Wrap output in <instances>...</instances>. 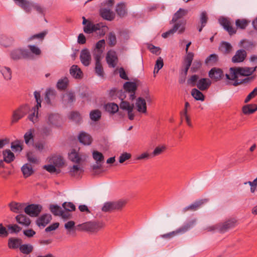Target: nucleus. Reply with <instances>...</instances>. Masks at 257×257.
<instances>
[{"mask_svg":"<svg viewBox=\"0 0 257 257\" xmlns=\"http://www.w3.org/2000/svg\"><path fill=\"white\" fill-rule=\"evenodd\" d=\"M191 95L194 98V99L197 100H204V95L200 90L196 88H193L192 89Z\"/></svg>","mask_w":257,"mask_h":257,"instance_id":"39","label":"nucleus"},{"mask_svg":"<svg viewBox=\"0 0 257 257\" xmlns=\"http://www.w3.org/2000/svg\"><path fill=\"white\" fill-rule=\"evenodd\" d=\"M56 92L53 90L49 89L46 91L45 100L48 104H51V99L55 98Z\"/></svg>","mask_w":257,"mask_h":257,"instance_id":"46","label":"nucleus"},{"mask_svg":"<svg viewBox=\"0 0 257 257\" xmlns=\"http://www.w3.org/2000/svg\"><path fill=\"white\" fill-rule=\"evenodd\" d=\"M10 210L16 213H21L25 211V204L12 201L8 205Z\"/></svg>","mask_w":257,"mask_h":257,"instance_id":"16","label":"nucleus"},{"mask_svg":"<svg viewBox=\"0 0 257 257\" xmlns=\"http://www.w3.org/2000/svg\"><path fill=\"white\" fill-rule=\"evenodd\" d=\"M51 215L49 214H45L39 217L36 220V224L39 227H45L51 221Z\"/></svg>","mask_w":257,"mask_h":257,"instance_id":"18","label":"nucleus"},{"mask_svg":"<svg viewBox=\"0 0 257 257\" xmlns=\"http://www.w3.org/2000/svg\"><path fill=\"white\" fill-rule=\"evenodd\" d=\"M93 158L96 161L97 164L102 162L104 161L103 154L97 151H94L92 153Z\"/></svg>","mask_w":257,"mask_h":257,"instance_id":"50","label":"nucleus"},{"mask_svg":"<svg viewBox=\"0 0 257 257\" xmlns=\"http://www.w3.org/2000/svg\"><path fill=\"white\" fill-rule=\"evenodd\" d=\"M32 112L30 113L28 116V118L29 120L33 122L34 123L37 122L38 121V111L35 110H32Z\"/></svg>","mask_w":257,"mask_h":257,"instance_id":"56","label":"nucleus"},{"mask_svg":"<svg viewBox=\"0 0 257 257\" xmlns=\"http://www.w3.org/2000/svg\"><path fill=\"white\" fill-rule=\"evenodd\" d=\"M108 44L109 46L113 47L116 44V38L114 32H110L107 36Z\"/></svg>","mask_w":257,"mask_h":257,"instance_id":"48","label":"nucleus"},{"mask_svg":"<svg viewBox=\"0 0 257 257\" xmlns=\"http://www.w3.org/2000/svg\"><path fill=\"white\" fill-rule=\"evenodd\" d=\"M16 4L27 13H31L33 2L27 0H14Z\"/></svg>","mask_w":257,"mask_h":257,"instance_id":"14","label":"nucleus"},{"mask_svg":"<svg viewBox=\"0 0 257 257\" xmlns=\"http://www.w3.org/2000/svg\"><path fill=\"white\" fill-rule=\"evenodd\" d=\"M22 239L18 238H10L8 240V246L10 248L15 249L21 245Z\"/></svg>","mask_w":257,"mask_h":257,"instance_id":"32","label":"nucleus"},{"mask_svg":"<svg viewBox=\"0 0 257 257\" xmlns=\"http://www.w3.org/2000/svg\"><path fill=\"white\" fill-rule=\"evenodd\" d=\"M3 75L6 80H10L12 78V71L9 67H5L2 70Z\"/></svg>","mask_w":257,"mask_h":257,"instance_id":"55","label":"nucleus"},{"mask_svg":"<svg viewBox=\"0 0 257 257\" xmlns=\"http://www.w3.org/2000/svg\"><path fill=\"white\" fill-rule=\"evenodd\" d=\"M34 96L36 99V101L37 102L36 105L32 108L33 110H35L38 111L39 108L41 107V102L42 100L41 98V94L39 92L35 91L34 92Z\"/></svg>","mask_w":257,"mask_h":257,"instance_id":"47","label":"nucleus"},{"mask_svg":"<svg viewBox=\"0 0 257 257\" xmlns=\"http://www.w3.org/2000/svg\"><path fill=\"white\" fill-rule=\"evenodd\" d=\"M136 106L139 112L142 113H146L147 112V105L145 99L139 97L137 100Z\"/></svg>","mask_w":257,"mask_h":257,"instance_id":"27","label":"nucleus"},{"mask_svg":"<svg viewBox=\"0 0 257 257\" xmlns=\"http://www.w3.org/2000/svg\"><path fill=\"white\" fill-rule=\"evenodd\" d=\"M188 10L181 8L179 9L174 15L172 20L170 21V24L178 23L179 21V20L186 16Z\"/></svg>","mask_w":257,"mask_h":257,"instance_id":"23","label":"nucleus"},{"mask_svg":"<svg viewBox=\"0 0 257 257\" xmlns=\"http://www.w3.org/2000/svg\"><path fill=\"white\" fill-rule=\"evenodd\" d=\"M22 171L25 177H29L33 173V170L31 164H26L22 167Z\"/></svg>","mask_w":257,"mask_h":257,"instance_id":"37","label":"nucleus"},{"mask_svg":"<svg viewBox=\"0 0 257 257\" xmlns=\"http://www.w3.org/2000/svg\"><path fill=\"white\" fill-rule=\"evenodd\" d=\"M68 158L72 162L79 164L82 160L81 156L75 149H72L68 154Z\"/></svg>","mask_w":257,"mask_h":257,"instance_id":"24","label":"nucleus"},{"mask_svg":"<svg viewBox=\"0 0 257 257\" xmlns=\"http://www.w3.org/2000/svg\"><path fill=\"white\" fill-rule=\"evenodd\" d=\"M79 141L82 144L85 145H90L92 141L91 137L88 134L82 132L78 137Z\"/></svg>","mask_w":257,"mask_h":257,"instance_id":"28","label":"nucleus"},{"mask_svg":"<svg viewBox=\"0 0 257 257\" xmlns=\"http://www.w3.org/2000/svg\"><path fill=\"white\" fill-rule=\"evenodd\" d=\"M119 107L121 109L128 111L130 109H134V104H130V103L126 101L122 100L119 104Z\"/></svg>","mask_w":257,"mask_h":257,"instance_id":"57","label":"nucleus"},{"mask_svg":"<svg viewBox=\"0 0 257 257\" xmlns=\"http://www.w3.org/2000/svg\"><path fill=\"white\" fill-rule=\"evenodd\" d=\"M29 109V106L25 104L20 106L14 110L11 117V124L17 123L20 119L24 117L28 113Z\"/></svg>","mask_w":257,"mask_h":257,"instance_id":"6","label":"nucleus"},{"mask_svg":"<svg viewBox=\"0 0 257 257\" xmlns=\"http://www.w3.org/2000/svg\"><path fill=\"white\" fill-rule=\"evenodd\" d=\"M236 220L235 219H230L223 223H218L215 225L208 227V231L218 230L221 233H224L228 230L234 227L236 225Z\"/></svg>","mask_w":257,"mask_h":257,"instance_id":"5","label":"nucleus"},{"mask_svg":"<svg viewBox=\"0 0 257 257\" xmlns=\"http://www.w3.org/2000/svg\"><path fill=\"white\" fill-rule=\"evenodd\" d=\"M208 17L206 12H202L200 15V21L202 26H205L207 22Z\"/></svg>","mask_w":257,"mask_h":257,"instance_id":"62","label":"nucleus"},{"mask_svg":"<svg viewBox=\"0 0 257 257\" xmlns=\"http://www.w3.org/2000/svg\"><path fill=\"white\" fill-rule=\"evenodd\" d=\"M14 42V39L12 37L2 35L1 37L0 44L5 47L12 46Z\"/></svg>","mask_w":257,"mask_h":257,"instance_id":"30","label":"nucleus"},{"mask_svg":"<svg viewBox=\"0 0 257 257\" xmlns=\"http://www.w3.org/2000/svg\"><path fill=\"white\" fill-rule=\"evenodd\" d=\"M199 77L197 75H192L188 80V83L191 84L192 86L196 85L201 91L206 90L211 84V81L209 78H201L198 81Z\"/></svg>","mask_w":257,"mask_h":257,"instance_id":"4","label":"nucleus"},{"mask_svg":"<svg viewBox=\"0 0 257 257\" xmlns=\"http://www.w3.org/2000/svg\"><path fill=\"white\" fill-rule=\"evenodd\" d=\"M208 201V199H203L195 201L194 203L191 205L186 206L183 209V212H186L187 211H196L198 210L201 206L204 203H207Z\"/></svg>","mask_w":257,"mask_h":257,"instance_id":"15","label":"nucleus"},{"mask_svg":"<svg viewBox=\"0 0 257 257\" xmlns=\"http://www.w3.org/2000/svg\"><path fill=\"white\" fill-rule=\"evenodd\" d=\"M10 55V58L14 61L23 59H29L31 57L30 52L28 50L22 48L13 49L11 51Z\"/></svg>","mask_w":257,"mask_h":257,"instance_id":"7","label":"nucleus"},{"mask_svg":"<svg viewBox=\"0 0 257 257\" xmlns=\"http://www.w3.org/2000/svg\"><path fill=\"white\" fill-rule=\"evenodd\" d=\"M50 210L51 212L56 216H60L63 211L61 208L57 205H50Z\"/></svg>","mask_w":257,"mask_h":257,"instance_id":"51","label":"nucleus"},{"mask_svg":"<svg viewBox=\"0 0 257 257\" xmlns=\"http://www.w3.org/2000/svg\"><path fill=\"white\" fill-rule=\"evenodd\" d=\"M106 60L109 67L114 68L118 62L116 52L113 50L108 51L106 54Z\"/></svg>","mask_w":257,"mask_h":257,"instance_id":"11","label":"nucleus"},{"mask_svg":"<svg viewBox=\"0 0 257 257\" xmlns=\"http://www.w3.org/2000/svg\"><path fill=\"white\" fill-rule=\"evenodd\" d=\"M70 118L76 122H79L81 120L80 115L77 111L71 112L70 115Z\"/></svg>","mask_w":257,"mask_h":257,"instance_id":"59","label":"nucleus"},{"mask_svg":"<svg viewBox=\"0 0 257 257\" xmlns=\"http://www.w3.org/2000/svg\"><path fill=\"white\" fill-rule=\"evenodd\" d=\"M107 28V27L102 23L94 24L91 22H88L87 24L84 27L83 31L87 34L96 32L99 36H103L105 35V30Z\"/></svg>","mask_w":257,"mask_h":257,"instance_id":"3","label":"nucleus"},{"mask_svg":"<svg viewBox=\"0 0 257 257\" xmlns=\"http://www.w3.org/2000/svg\"><path fill=\"white\" fill-rule=\"evenodd\" d=\"M80 59L81 63L85 66H88L91 61V55L87 49H83L80 53Z\"/></svg>","mask_w":257,"mask_h":257,"instance_id":"17","label":"nucleus"},{"mask_svg":"<svg viewBox=\"0 0 257 257\" xmlns=\"http://www.w3.org/2000/svg\"><path fill=\"white\" fill-rule=\"evenodd\" d=\"M256 110L257 108H255L254 104H247L242 107V111L245 114H252Z\"/></svg>","mask_w":257,"mask_h":257,"instance_id":"41","label":"nucleus"},{"mask_svg":"<svg viewBox=\"0 0 257 257\" xmlns=\"http://www.w3.org/2000/svg\"><path fill=\"white\" fill-rule=\"evenodd\" d=\"M250 21L246 19H237L235 21V25L237 28L244 29L248 25Z\"/></svg>","mask_w":257,"mask_h":257,"instance_id":"43","label":"nucleus"},{"mask_svg":"<svg viewBox=\"0 0 257 257\" xmlns=\"http://www.w3.org/2000/svg\"><path fill=\"white\" fill-rule=\"evenodd\" d=\"M186 21L183 20H179L178 23L174 24L173 28L168 31L162 34V37L164 38H167L169 36L174 34L178 31L179 34L183 33L185 29Z\"/></svg>","mask_w":257,"mask_h":257,"instance_id":"8","label":"nucleus"},{"mask_svg":"<svg viewBox=\"0 0 257 257\" xmlns=\"http://www.w3.org/2000/svg\"><path fill=\"white\" fill-rule=\"evenodd\" d=\"M20 251L26 254H29L33 250L34 247L32 245L30 244H24L20 246Z\"/></svg>","mask_w":257,"mask_h":257,"instance_id":"38","label":"nucleus"},{"mask_svg":"<svg viewBox=\"0 0 257 257\" xmlns=\"http://www.w3.org/2000/svg\"><path fill=\"white\" fill-rule=\"evenodd\" d=\"M220 50L225 54L229 53L232 50L231 44L227 42H222L220 46Z\"/></svg>","mask_w":257,"mask_h":257,"instance_id":"42","label":"nucleus"},{"mask_svg":"<svg viewBox=\"0 0 257 257\" xmlns=\"http://www.w3.org/2000/svg\"><path fill=\"white\" fill-rule=\"evenodd\" d=\"M8 229L11 231L12 233H18L20 231L22 228L17 224L9 225Z\"/></svg>","mask_w":257,"mask_h":257,"instance_id":"63","label":"nucleus"},{"mask_svg":"<svg viewBox=\"0 0 257 257\" xmlns=\"http://www.w3.org/2000/svg\"><path fill=\"white\" fill-rule=\"evenodd\" d=\"M105 110L111 114H114L118 110V106L115 103H107L104 105Z\"/></svg>","mask_w":257,"mask_h":257,"instance_id":"34","label":"nucleus"},{"mask_svg":"<svg viewBox=\"0 0 257 257\" xmlns=\"http://www.w3.org/2000/svg\"><path fill=\"white\" fill-rule=\"evenodd\" d=\"M208 76L212 80L218 81L223 78L224 74L221 69L213 67L209 71Z\"/></svg>","mask_w":257,"mask_h":257,"instance_id":"12","label":"nucleus"},{"mask_svg":"<svg viewBox=\"0 0 257 257\" xmlns=\"http://www.w3.org/2000/svg\"><path fill=\"white\" fill-rule=\"evenodd\" d=\"M60 120V116L58 113H50L48 115L47 123L53 126H57Z\"/></svg>","mask_w":257,"mask_h":257,"instance_id":"25","label":"nucleus"},{"mask_svg":"<svg viewBox=\"0 0 257 257\" xmlns=\"http://www.w3.org/2000/svg\"><path fill=\"white\" fill-rule=\"evenodd\" d=\"M95 71L97 74L103 77L104 75L103 69L100 61L95 62Z\"/></svg>","mask_w":257,"mask_h":257,"instance_id":"54","label":"nucleus"},{"mask_svg":"<svg viewBox=\"0 0 257 257\" xmlns=\"http://www.w3.org/2000/svg\"><path fill=\"white\" fill-rule=\"evenodd\" d=\"M28 47L29 48L31 52L36 55H39L41 53V50L35 45H29Z\"/></svg>","mask_w":257,"mask_h":257,"instance_id":"61","label":"nucleus"},{"mask_svg":"<svg viewBox=\"0 0 257 257\" xmlns=\"http://www.w3.org/2000/svg\"><path fill=\"white\" fill-rule=\"evenodd\" d=\"M246 57V52L244 50L240 49L237 50L235 54L232 58V61L233 63H239L243 62Z\"/></svg>","mask_w":257,"mask_h":257,"instance_id":"19","label":"nucleus"},{"mask_svg":"<svg viewBox=\"0 0 257 257\" xmlns=\"http://www.w3.org/2000/svg\"><path fill=\"white\" fill-rule=\"evenodd\" d=\"M69 80L67 77H64L59 80L57 84V87L58 89L65 90L68 84Z\"/></svg>","mask_w":257,"mask_h":257,"instance_id":"45","label":"nucleus"},{"mask_svg":"<svg viewBox=\"0 0 257 257\" xmlns=\"http://www.w3.org/2000/svg\"><path fill=\"white\" fill-rule=\"evenodd\" d=\"M16 220L19 224L24 226H28L31 224V220L26 215L20 214L16 217Z\"/></svg>","mask_w":257,"mask_h":257,"instance_id":"26","label":"nucleus"},{"mask_svg":"<svg viewBox=\"0 0 257 257\" xmlns=\"http://www.w3.org/2000/svg\"><path fill=\"white\" fill-rule=\"evenodd\" d=\"M196 219H193L186 222L182 226L177 229V232L180 233H184L192 228L196 224Z\"/></svg>","mask_w":257,"mask_h":257,"instance_id":"21","label":"nucleus"},{"mask_svg":"<svg viewBox=\"0 0 257 257\" xmlns=\"http://www.w3.org/2000/svg\"><path fill=\"white\" fill-rule=\"evenodd\" d=\"M101 113L98 109L93 110L90 112V118L92 120L98 121L101 117Z\"/></svg>","mask_w":257,"mask_h":257,"instance_id":"49","label":"nucleus"},{"mask_svg":"<svg viewBox=\"0 0 257 257\" xmlns=\"http://www.w3.org/2000/svg\"><path fill=\"white\" fill-rule=\"evenodd\" d=\"M117 14L120 17H123L126 14L125 6L123 3L117 5L116 9Z\"/></svg>","mask_w":257,"mask_h":257,"instance_id":"44","label":"nucleus"},{"mask_svg":"<svg viewBox=\"0 0 257 257\" xmlns=\"http://www.w3.org/2000/svg\"><path fill=\"white\" fill-rule=\"evenodd\" d=\"M42 210V206L39 204H32L25 207V212L31 217H37Z\"/></svg>","mask_w":257,"mask_h":257,"instance_id":"10","label":"nucleus"},{"mask_svg":"<svg viewBox=\"0 0 257 257\" xmlns=\"http://www.w3.org/2000/svg\"><path fill=\"white\" fill-rule=\"evenodd\" d=\"M218 60L217 55L212 54L207 57L205 61V63L207 65L213 66L216 64Z\"/></svg>","mask_w":257,"mask_h":257,"instance_id":"36","label":"nucleus"},{"mask_svg":"<svg viewBox=\"0 0 257 257\" xmlns=\"http://www.w3.org/2000/svg\"><path fill=\"white\" fill-rule=\"evenodd\" d=\"M49 162L57 167H62L64 163L62 157L60 156H52L50 158Z\"/></svg>","mask_w":257,"mask_h":257,"instance_id":"31","label":"nucleus"},{"mask_svg":"<svg viewBox=\"0 0 257 257\" xmlns=\"http://www.w3.org/2000/svg\"><path fill=\"white\" fill-rule=\"evenodd\" d=\"M62 206L66 211H72L75 210V206L71 202H64Z\"/></svg>","mask_w":257,"mask_h":257,"instance_id":"60","label":"nucleus"},{"mask_svg":"<svg viewBox=\"0 0 257 257\" xmlns=\"http://www.w3.org/2000/svg\"><path fill=\"white\" fill-rule=\"evenodd\" d=\"M22 142L20 141H16L11 143V148L15 152L21 151L22 150Z\"/></svg>","mask_w":257,"mask_h":257,"instance_id":"52","label":"nucleus"},{"mask_svg":"<svg viewBox=\"0 0 257 257\" xmlns=\"http://www.w3.org/2000/svg\"><path fill=\"white\" fill-rule=\"evenodd\" d=\"M256 67H232L229 69V73L225 74L227 80L233 81L231 83L234 86L247 83L252 80L253 76L251 75L256 70Z\"/></svg>","mask_w":257,"mask_h":257,"instance_id":"1","label":"nucleus"},{"mask_svg":"<svg viewBox=\"0 0 257 257\" xmlns=\"http://www.w3.org/2000/svg\"><path fill=\"white\" fill-rule=\"evenodd\" d=\"M4 156V161L10 163L14 161L15 159V155L10 150H6L3 151V153Z\"/></svg>","mask_w":257,"mask_h":257,"instance_id":"35","label":"nucleus"},{"mask_svg":"<svg viewBox=\"0 0 257 257\" xmlns=\"http://www.w3.org/2000/svg\"><path fill=\"white\" fill-rule=\"evenodd\" d=\"M99 12L101 17L105 20L110 21L114 18L113 13L109 8H101Z\"/></svg>","mask_w":257,"mask_h":257,"instance_id":"20","label":"nucleus"},{"mask_svg":"<svg viewBox=\"0 0 257 257\" xmlns=\"http://www.w3.org/2000/svg\"><path fill=\"white\" fill-rule=\"evenodd\" d=\"M84 170L79 165H74L70 169L69 174L74 178H79L83 173Z\"/></svg>","mask_w":257,"mask_h":257,"instance_id":"22","label":"nucleus"},{"mask_svg":"<svg viewBox=\"0 0 257 257\" xmlns=\"http://www.w3.org/2000/svg\"><path fill=\"white\" fill-rule=\"evenodd\" d=\"M104 223L102 221H88L77 225L82 231L96 233L104 227Z\"/></svg>","mask_w":257,"mask_h":257,"instance_id":"2","label":"nucleus"},{"mask_svg":"<svg viewBox=\"0 0 257 257\" xmlns=\"http://www.w3.org/2000/svg\"><path fill=\"white\" fill-rule=\"evenodd\" d=\"M194 57V54L192 52H188L184 59V65L191 66Z\"/></svg>","mask_w":257,"mask_h":257,"instance_id":"58","label":"nucleus"},{"mask_svg":"<svg viewBox=\"0 0 257 257\" xmlns=\"http://www.w3.org/2000/svg\"><path fill=\"white\" fill-rule=\"evenodd\" d=\"M123 88L127 92L129 93L131 92H136L137 86L135 82H126L123 85Z\"/></svg>","mask_w":257,"mask_h":257,"instance_id":"40","label":"nucleus"},{"mask_svg":"<svg viewBox=\"0 0 257 257\" xmlns=\"http://www.w3.org/2000/svg\"><path fill=\"white\" fill-rule=\"evenodd\" d=\"M218 21L220 24L226 31L228 32L229 35H231L236 33V29L232 27L231 23L228 19L224 17H221L219 19Z\"/></svg>","mask_w":257,"mask_h":257,"instance_id":"13","label":"nucleus"},{"mask_svg":"<svg viewBox=\"0 0 257 257\" xmlns=\"http://www.w3.org/2000/svg\"><path fill=\"white\" fill-rule=\"evenodd\" d=\"M166 149L165 145H162L157 147L152 153V157H155L161 155L163 153Z\"/></svg>","mask_w":257,"mask_h":257,"instance_id":"53","label":"nucleus"},{"mask_svg":"<svg viewBox=\"0 0 257 257\" xmlns=\"http://www.w3.org/2000/svg\"><path fill=\"white\" fill-rule=\"evenodd\" d=\"M126 202L123 200L107 202L104 204L102 210L104 212H111L114 210H120L124 206Z\"/></svg>","mask_w":257,"mask_h":257,"instance_id":"9","label":"nucleus"},{"mask_svg":"<svg viewBox=\"0 0 257 257\" xmlns=\"http://www.w3.org/2000/svg\"><path fill=\"white\" fill-rule=\"evenodd\" d=\"M34 130L30 129L24 135L25 142L27 145H31L34 143Z\"/></svg>","mask_w":257,"mask_h":257,"instance_id":"33","label":"nucleus"},{"mask_svg":"<svg viewBox=\"0 0 257 257\" xmlns=\"http://www.w3.org/2000/svg\"><path fill=\"white\" fill-rule=\"evenodd\" d=\"M256 95H257V87L255 88L250 93H249L246 97L244 102H248L251 99L254 97Z\"/></svg>","mask_w":257,"mask_h":257,"instance_id":"64","label":"nucleus"},{"mask_svg":"<svg viewBox=\"0 0 257 257\" xmlns=\"http://www.w3.org/2000/svg\"><path fill=\"white\" fill-rule=\"evenodd\" d=\"M70 74L76 79H80L82 77V72L78 66L73 65L70 69Z\"/></svg>","mask_w":257,"mask_h":257,"instance_id":"29","label":"nucleus"}]
</instances>
